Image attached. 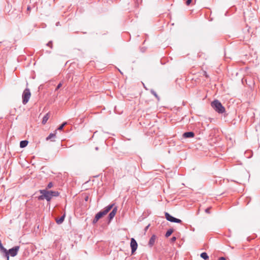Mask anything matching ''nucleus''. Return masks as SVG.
Instances as JSON below:
<instances>
[{"label": "nucleus", "instance_id": "nucleus-34", "mask_svg": "<svg viewBox=\"0 0 260 260\" xmlns=\"http://www.w3.org/2000/svg\"><path fill=\"white\" fill-rule=\"evenodd\" d=\"M87 199H88V197H86V198H85V200L87 201Z\"/></svg>", "mask_w": 260, "mask_h": 260}, {"label": "nucleus", "instance_id": "nucleus-4", "mask_svg": "<svg viewBox=\"0 0 260 260\" xmlns=\"http://www.w3.org/2000/svg\"><path fill=\"white\" fill-rule=\"evenodd\" d=\"M20 247L19 246H15L12 248L8 250V256H6L7 260H9V256H11L12 257L15 256L19 250Z\"/></svg>", "mask_w": 260, "mask_h": 260}, {"label": "nucleus", "instance_id": "nucleus-24", "mask_svg": "<svg viewBox=\"0 0 260 260\" xmlns=\"http://www.w3.org/2000/svg\"><path fill=\"white\" fill-rule=\"evenodd\" d=\"M192 2V0H186V5L187 6H189Z\"/></svg>", "mask_w": 260, "mask_h": 260}, {"label": "nucleus", "instance_id": "nucleus-29", "mask_svg": "<svg viewBox=\"0 0 260 260\" xmlns=\"http://www.w3.org/2000/svg\"><path fill=\"white\" fill-rule=\"evenodd\" d=\"M145 50H146V48H143H143H141V51L142 52H144L145 51Z\"/></svg>", "mask_w": 260, "mask_h": 260}, {"label": "nucleus", "instance_id": "nucleus-20", "mask_svg": "<svg viewBox=\"0 0 260 260\" xmlns=\"http://www.w3.org/2000/svg\"><path fill=\"white\" fill-rule=\"evenodd\" d=\"M151 93L154 95L158 100H159V96H158V95L156 94V93L155 92V91H154L153 90H151Z\"/></svg>", "mask_w": 260, "mask_h": 260}, {"label": "nucleus", "instance_id": "nucleus-21", "mask_svg": "<svg viewBox=\"0 0 260 260\" xmlns=\"http://www.w3.org/2000/svg\"><path fill=\"white\" fill-rule=\"evenodd\" d=\"M46 45L49 47H50L51 48H52L53 47V45H52V41H50Z\"/></svg>", "mask_w": 260, "mask_h": 260}, {"label": "nucleus", "instance_id": "nucleus-32", "mask_svg": "<svg viewBox=\"0 0 260 260\" xmlns=\"http://www.w3.org/2000/svg\"><path fill=\"white\" fill-rule=\"evenodd\" d=\"M99 149V148L98 147H95V150H98Z\"/></svg>", "mask_w": 260, "mask_h": 260}, {"label": "nucleus", "instance_id": "nucleus-12", "mask_svg": "<svg viewBox=\"0 0 260 260\" xmlns=\"http://www.w3.org/2000/svg\"><path fill=\"white\" fill-rule=\"evenodd\" d=\"M194 136V133L193 132H187L183 133V137L184 138H191Z\"/></svg>", "mask_w": 260, "mask_h": 260}, {"label": "nucleus", "instance_id": "nucleus-2", "mask_svg": "<svg viewBox=\"0 0 260 260\" xmlns=\"http://www.w3.org/2000/svg\"><path fill=\"white\" fill-rule=\"evenodd\" d=\"M211 107L219 114H222L225 112V108L221 103L217 100H215L211 102Z\"/></svg>", "mask_w": 260, "mask_h": 260}, {"label": "nucleus", "instance_id": "nucleus-25", "mask_svg": "<svg viewBox=\"0 0 260 260\" xmlns=\"http://www.w3.org/2000/svg\"><path fill=\"white\" fill-rule=\"evenodd\" d=\"M99 219H98L95 216L94 217V218L93 219V223H95L98 222V221L99 220Z\"/></svg>", "mask_w": 260, "mask_h": 260}, {"label": "nucleus", "instance_id": "nucleus-19", "mask_svg": "<svg viewBox=\"0 0 260 260\" xmlns=\"http://www.w3.org/2000/svg\"><path fill=\"white\" fill-rule=\"evenodd\" d=\"M67 122H63L61 125H59V126L58 127L57 129L59 131H61L63 129L64 126L67 125Z\"/></svg>", "mask_w": 260, "mask_h": 260}, {"label": "nucleus", "instance_id": "nucleus-10", "mask_svg": "<svg viewBox=\"0 0 260 260\" xmlns=\"http://www.w3.org/2000/svg\"><path fill=\"white\" fill-rule=\"evenodd\" d=\"M156 238L157 237L155 235H153L151 237L148 242V245L150 247H152L154 245L156 240Z\"/></svg>", "mask_w": 260, "mask_h": 260}, {"label": "nucleus", "instance_id": "nucleus-31", "mask_svg": "<svg viewBox=\"0 0 260 260\" xmlns=\"http://www.w3.org/2000/svg\"><path fill=\"white\" fill-rule=\"evenodd\" d=\"M59 24V22H57V23H56V25L57 26V25H58Z\"/></svg>", "mask_w": 260, "mask_h": 260}, {"label": "nucleus", "instance_id": "nucleus-16", "mask_svg": "<svg viewBox=\"0 0 260 260\" xmlns=\"http://www.w3.org/2000/svg\"><path fill=\"white\" fill-rule=\"evenodd\" d=\"M28 143V142L27 140L21 141L20 142V148H24V147H25L27 145Z\"/></svg>", "mask_w": 260, "mask_h": 260}, {"label": "nucleus", "instance_id": "nucleus-6", "mask_svg": "<svg viewBox=\"0 0 260 260\" xmlns=\"http://www.w3.org/2000/svg\"><path fill=\"white\" fill-rule=\"evenodd\" d=\"M165 217L166 219L171 222L180 223L182 222L181 220L173 217L168 212H165Z\"/></svg>", "mask_w": 260, "mask_h": 260}, {"label": "nucleus", "instance_id": "nucleus-22", "mask_svg": "<svg viewBox=\"0 0 260 260\" xmlns=\"http://www.w3.org/2000/svg\"><path fill=\"white\" fill-rule=\"evenodd\" d=\"M62 84L61 82H60L56 86L55 91H57L58 89H59L61 86Z\"/></svg>", "mask_w": 260, "mask_h": 260}, {"label": "nucleus", "instance_id": "nucleus-14", "mask_svg": "<svg viewBox=\"0 0 260 260\" xmlns=\"http://www.w3.org/2000/svg\"><path fill=\"white\" fill-rule=\"evenodd\" d=\"M56 137V133H51L49 135V136L46 138V141H48L51 140V141L54 142L55 140L52 139V138H54Z\"/></svg>", "mask_w": 260, "mask_h": 260}, {"label": "nucleus", "instance_id": "nucleus-5", "mask_svg": "<svg viewBox=\"0 0 260 260\" xmlns=\"http://www.w3.org/2000/svg\"><path fill=\"white\" fill-rule=\"evenodd\" d=\"M31 93L28 88H26L22 93V103L24 105L26 104L29 101Z\"/></svg>", "mask_w": 260, "mask_h": 260}, {"label": "nucleus", "instance_id": "nucleus-11", "mask_svg": "<svg viewBox=\"0 0 260 260\" xmlns=\"http://www.w3.org/2000/svg\"><path fill=\"white\" fill-rule=\"evenodd\" d=\"M117 210V207H115L113 209L112 211L109 213V214L108 215V218L110 220H111V219H112L114 218V217L115 216V215L116 213Z\"/></svg>", "mask_w": 260, "mask_h": 260}, {"label": "nucleus", "instance_id": "nucleus-13", "mask_svg": "<svg viewBox=\"0 0 260 260\" xmlns=\"http://www.w3.org/2000/svg\"><path fill=\"white\" fill-rule=\"evenodd\" d=\"M65 216H66V214L64 213L61 217H60L59 218H56V222L58 224H61L64 220V218H65Z\"/></svg>", "mask_w": 260, "mask_h": 260}, {"label": "nucleus", "instance_id": "nucleus-33", "mask_svg": "<svg viewBox=\"0 0 260 260\" xmlns=\"http://www.w3.org/2000/svg\"><path fill=\"white\" fill-rule=\"evenodd\" d=\"M27 10H30V7H27Z\"/></svg>", "mask_w": 260, "mask_h": 260}, {"label": "nucleus", "instance_id": "nucleus-15", "mask_svg": "<svg viewBox=\"0 0 260 260\" xmlns=\"http://www.w3.org/2000/svg\"><path fill=\"white\" fill-rule=\"evenodd\" d=\"M49 118V113L46 114L43 118L42 121V124H46V123L48 121Z\"/></svg>", "mask_w": 260, "mask_h": 260}, {"label": "nucleus", "instance_id": "nucleus-7", "mask_svg": "<svg viewBox=\"0 0 260 260\" xmlns=\"http://www.w3.org/2000/svg\"><path fill=\"white\" fill-rule=\"evenodd\" d=\"M138 247V244L137 241L134 238H132L131 240V248L132 253L133 254L136 251Z\"/></svg>", "mask_w": 260, "mask_h": 260}, {"label": "nucleus", "instance_id": "nucleus-23", "mask_svg": "<svg viewBox=\"0 0 260 260\" xmlns=\"http://www.w3.org/2000/svg\"><path fill=\"white\" fill-rule=\"evenodd\" d=\"M53 185L52 182H49V183L48 184L47 186V189L51 188V187H53Z\"/></svg>", "mask_w": 260, "mask_h": 260}, {"label": "nucleus", "instance_id": "nucleus-26", "mask_svg": "<svg viewBox=\"0 0 260 260\" xmlns=\"http://www.w3.org/2000/svg\"><path fill=\"white\" fill-rule=\"evenodd\" d=\"M176 237H174H174H172V238H171V242H175V241H176Z\"/></svg>", "mask_w": 260, "mask_h": 260}, {"label": "nucleus", "instance_id": "nucleus-18", "mask_svg": "<svg viewBox=\"0 0 260 260\" xmlns=\"http://www.w3.org/2000/svg\"><path fill=\"white\" fill-rule=\"evenodd\" d=\"M173 229H170L168 230V231H167V232L165 234L166 237L168 238L169 236H170L173 233Z\"/></svg>", "mask_w": 260, "mask_h": 260}, {"label": "nucleus", "instance_id": "nucleus-3", "mask_svg": "<svg viewBox=\"0 0 260 260\" xmlns=\"http://www.w3.org/2000/svg\"><path fill=\"white\" fill-rule=\"evenodd\" d=\"M114 206V204H110L107 207L105 208V209L103 210L100 211L98 213L95 214V217L98 219H100L104 215H105L107 214L110 210L113 208Z\"/></svg>", "mask_w": 260, "mask_h": 260}, {"label": "nucleus", "instance_id": "nucleus-8", "mask_svg": "<svg viewBox=\"0 0 260 260\" xmlns=\"http://www.w3.org/2000/svg\"><path fill=\"white\" fill-rule=\"evenodd\" d=\"M0 252L3 254L4 257L8 256V250L3 246L2 242L0 243Z\"/></svg>", "mask_w": 260, "mask_h": 260}, {"label": "nucleus", "instance_id": "nucleus-17", "mask_svg": "<svg viewBox=\"0 0 260 260\" xmlns=\"http://www.w3.org/2000/svg\"><path fill=\"white\" fill-rule=\"evenodd\" d=\"M201 257L205 259V260H207L209 258V256L207 254V253L205 252H202L201 254Z\"/></svg>", "mask_w": 260, "mask_h": 260}, {"label": "nucleus", "instance_id": "nucleus-27", "mask_svg": "<svg viewBox=\"0 0 260 260\" xmlns=\"http://www.w3.org/2000/svg\"><path fill=\"white\" fill-rule=\"evenodd\" d=\"M210 208H207V209H205V212L207 213H210Z\"/></svg>", "mask_w": 260, "mask_h": 260}, {"label": "nucleus", "instance_id": "nucleus-35", "mask_svg": "<svg viewBox=\"0 0 260 260\" xmlns=\"http://www.w3.org/2000/svg\"><path fill=\"white\" fill-rule=\"evenodd\" d=\"M119 72H120L121 74H122V72H121V71L119 70Z\"/></svg>", "mask_w": 260, "mask_h": 260}, {"label": "nucleus", "instance_id": "nucleus-1", "mask_svg": "<svg viewBox=\"0 0 260 260\" xmlns=\"http://www.w3.org/2000/svg\"><path fill=\"white\" fill-rule=\"evenodd\" d=\"M40 192L41 195L38 197V199L39 200L46 199L48 202L50 201L53 197H58L59 195L58 191L47 190V189L40 190Z\"/></svg>", "mask_w": 260, "mask_h": 260}, {"label": "nucleus", "instance_id": "nucleus-9", "mask_svg": "<svg viewBox=\"0 0 260 260\" xmlns=\"http://www.w3.org/2000/svg\"><path fill=\"white\" fill-rule=\"evenodd\" d=\"M0 252L3 254L4 257L8 256V250L3 246L2 242L0 243Z\"/></svg>", "mask_w": 260, "mask_h": 260}, {"label": "nucleus", "instance_id": "nucleus-28", "mask_svg": "<svg viewBox=\"0 0 260 260\" xmlns=\"http://www.w3.org/2000/svg\"><path fill=\"white\" fill-rule=\"evenodd\" d=\"M149 226H150V224H148V225H147V226L145 228L144 230H145V232H146V231L148 230V228H149Z\"/></svg>", "mask_w": 260, "mask_h": 260}, {"label": "nucleus", "instance_id": "nucleus-30", "mask_svg": "<svg viewBox=\"0 0 260 260\" xmlns=\"http://www.w3.org/2000/svg\"><path fill=\"white\" fill-rule=\"evenodd\" d=\"M218 260H225V258L224 257H220Z\"/></svg>", "mask_w": 260, "mask_h": 260}]
</instances>
